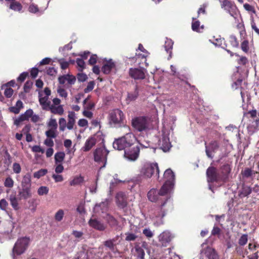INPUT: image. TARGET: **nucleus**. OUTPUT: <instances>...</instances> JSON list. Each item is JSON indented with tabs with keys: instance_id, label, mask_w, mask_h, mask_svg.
I'll return each mask as SVG.
<instances>
[{
	"instance_id": "f257e3e1",
	"label": "nucleus",
	"mask_w": 259,
	"mask_h": 259,
	"mask_svg": "<svg viewBox=\"0 0 259 259\" xmlns=\"http://www.w3.org/2000/svg\"><path fill=\"white\" fill-rule=\"evenodd\" d=\"M136 141L134 134L128 133L124 136L116 139L113 143V147L118 150H124V157L128 160H136L139 154L140 149L138 146H134L131 148L126 149L131 147Z\"/></svg>"
},
{
	"instance_id": "f03ea898",
	"label": "nucleus",
	"mask_w": 259,
	"mask_h": 259,
	"mask_svg": "<svg viewBox=\"0 0 259 259\" xmlns=\"http://www.w3.org/2000/svg\"><path fill=\"white\" fill-rule=\"evenodd\" d=\"M165 183L159 190L160 194H167L173 188L175 184V174L170 169H166L163 175Z\"/></svg>"
},
{
	"instance_id": "7ed1b4c3",
	"label": "nucleus",
	"mask_w": 259,
	"mask_h": 259,
	"mask_svg": "<svg viewBox=\"0 0 259 259\" xmlns=\"http://www.w3.org/2000/svg\"><path fill=\"white\" fill-rule=\"evenodd\" d=\"M219 1L221 8L232 16L236 21H238L239 10L235 4L229 0H219Z\"/></svg>"
},
{
	"instance_id": "20e7f679",
	"label": "nucleus",
	"mask_w": 259,
	"mask_h": 259,
	"mask_svg": "<svg viewBox=\"0 0 259 259\" xmlns=\"http://www.w3.org/2000/svg\"><path fill=\"white\" fill-rule=\"evenodd\" d=\"M171 206V203L168 200V198L166 199L160 206H156L154 209L151 210L150 213L153 214L152 218L153 219L156 218L161 220L165 216L166 211Z\"/></svg>"
},
{
	"instance_id": "39448f33",
	"label": "nucleus",
	"mask_w": 259,
	"mask_h": 259,
	"mask_svg": "<svg viewBox=\"0 0 259 259\" xmlns=\"http://www.w3.org/2000/svg\"><path fill=\"white\" fill-rule=\"evenodd\" d=\"M30 243L29 237H23L19 238L13 248V253L20 255L23 253L28 248Z\"/></svg>"
},
{
	"instance_id": "423d86ee",
	"label": "nucleus",
	"mask_w": 259,
	"mask_h": 259,
	"mask_svg": "<svg viewBox=\"0 0 259 259\" xmlns=\"http://www.w3.org/2000/svg\"><path fill=\"white\" fill-rule=\"evenodd\" d=\"M133 127L139 132L145 131L149 128V120L145 116H139L132 119Z\"/></svg>"
},
{
	"instance_id": "0eeeda50",
	"label": "nucleus",
	"mask_w": 259,
	"mask_h": 259,
	"mask_svg": "<svg viewBox=\"0 0 259 259\" xmlns=\"http://www.w3.org/2000/svg\"><path fill=\"white\" fill-rule=\"evenodd\" d=\"M155 171L159 175V170L157 163H145L140 170V175L145 178H149L154 174Z\"/></svg>"
},
{
	"instance_id": "6e6552de",
	"label": "nucleus",
	"mask_w": 259,
	"mask_h": 259,
	"mask_svg": "<svg viewBox=\"0 0 259 259\" xmlns=\"http://www.w3.org/2000/svg\"><path fill=\"white\" fill-rule=\"evenodd\" d=\"M109 153L105 147L97 148L94 152V160L99 163H102L103 165L101 168L105 167L107 162V156Z\"/></svg>"
},
{
	"instance_id": "1a4fd4ad",
	"label": "nucleus",
	"mask_w": 259,
	"mask_h": 259,
	"mask_svg": "<svg viewBox=\"0 0 259 259\" xmlns=\"http://www.w3.org/2000/svg\"><path fill=\"white\" fill-rule=\"evenodd\" d=\"M123 118V112L118 109L113 110L109 115V122L114 126L120 124Z\"/></svg>"
},
{
	"instance_id": "9d476101",
	"label": "nucleus",
	"mask_w": 259,
	"mask_h": 259,
	"mask_svg": "<svg viewBox=\"0 0 259 259\" xmlns=\"http://www.w3.org/2000/svg\"><path fill=\"white\" fill-rule=\"evenodd\" d=\"M219 147V143L217 141H212L208 145L205 143V152L207 157L212 159L214 154L218 151Z\"/></svg>"
},
{
	"instance_id": "9b49d317",
	"label": "nucleus",
	"mask_w": 259,
	"mask_h": 259,
	"mask_svg": "<svg viewBox=\"0 0 259 259\" xmlns=\"http://www.w3.org/2000/svg\"><path fill=\"white\" fill-rule=\"evenodd\" d=\"M146 70L143 68H131L129 70L130 76L135 79H143L145 77Z\"/></svg>"
},
{
	"instance_id": "f8f14e48",
	"label": "nucleus",
	"mask_w": 259,
	"mask_h": 259,
	"mask_svg": "<svg viewBox=\"0 0 259 259\" xmlns=\"http://www.w3.org/2000/svg\"><path fill=\"white\" fill-rule=\"evenodd\" d=\"M158 146L164 152L169 151L171 147V144L168 135L163 133L161 137L160 138L158 143Z\"/></svg>"
},
{
	"instance_id": "ddd939ff",
	"label": "nucleus",
	"mask_w": 259,
	"mask_h": 259,
	"mask_svg": "<svg viewBox=\"0 0 259 259\" xmlns=\"http://www.w3.org/2000/svg\"><path fill=\"white\" fill-rule=\"evenodd\" d=\"M206 175L208 183L221 181V176L217 172V169L214 167H209L207 169Z\"/></svg>"
},
{
	"instance_id": "4468645a",
	"label": "nucleus",
	"mask_w": 259,
	"mask_h": 259,
	"mask_svg": "<svg viewBox=\"0 0 259 259\" xmlns=\"http://www.w3.org/2000/svg\"><path fill=\"white\" fill-rule=\"evenodd\" d=\"M174 236L169 231H165L161 233L158 236V240L162 246H166L171 240Z\"/></svg>"
},
{
	"instance_id": "2eb2a0df",
	"label": "nucleus",
	"mask_w": 259,
	"mask_h": 259,
	"mask_svg": "<svg viewBox=\"0 0 259 259\" xmlns=\"http://www.w3.org/2000/svg\"><path fill=\"white\" fill-rule=\"evenodd\" d=\"M201 253L208 259H219V256L214 248L207 246L201 250Z\"/></svg>"
},
{
	"instance_id": "dca6fc26",
	"label": "nucleus",
	"mask_w": 259,
	"mask_h": 259,
	"mask_svg": "<svg viewBox=\"0 0 259 259\" xmlns=\"http://www.w3.org/2000/svg\"><path fill=\"white\" fill-rule=\"evenodd\" d=\"M109 203L110 199L106 198L100 203L96 204L94 208V212L96 213L106 212L108 210Z\"/></svg>"
},
{
	"instance_id": "f3484780",
	"label": "nucleus",
	"mask_w": 259,
	"mask_h": 259,
	"mask_svg": "<svg viewBox=\"0 0 259 259\" xmlns=\"http://www.w3.org/2000/svg\"><path fill=\"white\" fill-rule=\"evenodd\" d=\"M126 197L124 193L118 192L116 196V202L118 206L123 208L127 205Z\"/></svg>"
},
{
	"instance_id": "a211bd4d",
	"label": "nucleus",
	"mask_w": 259,
	"mask_h": 259,
	"mask_svg": "<svg viewBox=\"0 0 259 259\" xmlns=\"http://www.w3.org/2000/svg\"><path fill=\"white\" fill-rule=\"evenodd\" d=\"M165 195L166 194H160L159 190L158 191L155 189H152L148 192L147 196L150 201L156 202L160 199V197Z\"/></svg>"
},
{
	"instance_id": "6ab92c4d",
	"label": "nucleus",
	"mask_w": 259,
	"mask_h": 259,
	"mask_svg": "<svg viewBox=\"0 0 259 259\" xmlns=\"http://www.w3.org/2000/svg\"><path fill=\"white\" fill-rule=\"evenodd\" d=\"M89 224L90 227L101 231H104L106 228L103 223L96 219H91L89 221Z\"/></svg>"
},
{
	"instance_id": "aec40b11",
	"label": "nucleus",
	"mask_w": 259,
	"mask_h": 259,
	"mask_svg": "<svg viewBox=\"0 0 259 259\" xmlns=\"http://www.w3.org/2000/svg\"><path fill=\"white\" fill-rule=\"evenodd\" d=\"M18 196L21 199H27L32 196L31 188L27 187H22L18 191Z\"/></svg>"
},
{
	"instance_id": "412c9836",
	"label": "nucleus",
	"mask_w": 259,
	"mask_h": 259,
	"mask_svg": "<svg viewBox=\"0 0 259 259\" xmlns=\"http://www.w3.org/2000/svg\"><path fill=\"white\" fill-rule=\"evenodd\" d=\"M58 80L60 84H63L67 81L68 84L72 85L75 83L76 78L73 75L66 74L60 76Z\"/></svg>"
},
{
	"instance_id": "4be33fe9",
	"label": "nucleus",
	"mask_w": 259,
	"mask_h": 259,
	"mask_svg": "<svg viewBox=\"0 0 259 259\" xmlns=\"http://www.w3.org/2000/svg\"><path fill=\"white\" fill-rule=\"evenodd\" d=\"M147 246V243L145 242H144L142 244V247L140 246L139 244H136L135 246V250L137 253V256L138 258L140 259H145V251L143 249V248H146Z\"/></svg>"
},
{
	"instance_id": "5701e85b",
	"label": "nucleus",
	"mask_w": 259,
	"mask_h": 259,
	"mask_svg": "<svg viewBox=\"0 0 259 259\" xmlns=\"http://www.w3.org/2000/svg\"><path fill=\"white\" fill-rule=\"evenodd\" d=\"M251 192L252 188L250 186L243 184L239 191V196L241 198L247 197L251 194Z\"/></svg>"
},
{
	"instance_id": "b1692460",
	"label": "nucleus",
	"mask_w": 259,
	"mask_h": 259,
	"mask_svg": "<svg viewBox=\"0 0 259 259\" xmlns=\"http://www.w3.org/2000/svg\"><path fill=\"white\" fill-rule=\"evenodd\" d=\"M212 44L215 46L221 47L222 48L226 50L227 52L231 54V56H233L232 52L226 49L227 45L225 43V40L224 38H217L214 39L213 40H211Z\"/></svg>"
},
{
	"instance_id": "393cba45",
	"label": "nucleus",
	"mask_w": 259,
	"mask_h": 259,
	"mask_svg": "<svg viewBox=\"0 0 259 259\" xmlns=\"http://www.w3.org/2000/svg\"><path fill=\"white\" fill-rule=\"evenodd\" d=\"M115 66L114 63L112 61V60H110L104 64L102 68V71L104 74H109L111 72V70L114 68Z\"/></svg>"
},
{
	"instance_id": "a878e982",
	"label": "nucleus",
	"mask_w": 259,
	"mask_h": 259,
	"mask_svg": "<svg viewBox=\"0 0 259 259\" xmlns=\"http://www.w3.org/2000/svg\"><path fill=\"white\" fill-rule=\"evenodd\" d=\"M221 181H226L228 177V175L231 171V168L229 164H225L221 167Z\"/></svg>"
},
{
	"instance_id": "bb28decb",
	"label": "nucleus",
	"mask_w": 259,
	"mask_h": 259,
	"mask_svg": "<svg viewBox=\"0 0 259 259\" xmlns=\"http://www.w3.org/2000/svg\"><path fill=\"white\" fill-rule=\"evenodd\" d=\"M6 1L10 3L9 6L10 9L18 12H20L22 10V6L19 2L15 1V0H6Z\"/></svg>"
},
{
	"instance_id": "cd10ccee",
	"label": "nucleus",
	"mask_w": 259,
	"mask_h": 259,
	"mask_svg": "<svg viewBox=\"0 0 259 259\" xmlns=\"http://www.w3.org/2000/svg\"><path fill=\"white\" fill-rule=\"evenodd\" d=\"M68 121L67 124V127L71 130L73 128L75 123V114L73 111H69L68 115Z\"/></svg>"
},
{
	"instance_id": "c85d7f7f",
	"label": "nucleus",
	"mask_w": 259,
	"mask_h": 259,
	"mask_svg": "<svg viewBox=\"0 0 259 259\" xmlns=\"http://www.w3.org/2000/svg\"><path fill=\"white\" fill-rule=\"evenodd\" d=\"M48 110H50L54 114L59 115H62L64 113V109L62 105L56 106L54 105H51Z\"/></svg>"
},
{
	"instance_id": "c756f323",
	"label": "nucleus",
	"mask_w": 259,
	"mask_h": 259,
	"mask_svg": "<svg viewBox=\"0 0 259 259\" xmlns=\"http://www.w3.org/2000/svg\"><path fill=\"white\" fill-rule=\"evenodd\" d=\"M96 144V140L94 138H91L88 139L85 144L84 146L82 148V149L84 151H88L91 149V148Z\"/></svg>"
},
{
	"instance_id": "7c9ffc66",
	"label": "nucleus",
	"mask_w": 259,
	"mask_h": 259,
	"mask_svg": "<svg viewBox=\"0 0 259 259\" xmlns=\"http://www.w3.org/2000/svg\"><path fill=\"white\" fill-rule=\"evenodd\" d=\"M119 237V236L117 235L112 239L106 240L104 242L105 246L109 248L111 250L113 251L114 250V247L116 245V242Z\"/></svg>"
},
{
	"instance_id": "2f4dec72",
	"label": "nucleus",
	"mask_w": 259,
	"mask_h": 259,
	"mask_svg": "<svg viewBox=\"0 0 259 259\" xmlns=\"http://www.w3.org/2000/svg\"><path fill=\"white\" fill-rule=\"evenodd\" d=\"M31 175L29 173H26L23 176L21 182V187H27L31 188Z\"/></svg>"
},
{
	"instance_id": "473e14b6",
	"label": "nucleus",
	"mask_w": 259,
	"mask_h": 259,
	"mask_svg": "<svg viewBox=\"0 0 259 259\" xmlns=\"http://www.w3.org/2000/svg\"><path fill=\"white\" fill-rule=\"evenodd\" d=\"M39 101L42 109L44 110H48L51 105V102L49 101V97L45 96L44 97H40Z\"/></svg>"
},
{
	"instance_id": "72a5a7b5",
	"label": "nucleus",
	"mask_w": 259,
	"mask_h": 259,
	"mask_svg": "<svg viewBox=\"0 0 259 259\" xmlns=\"http://www.w3.org/2000/svg\"><path fill=\"white\" fill-rule=\"evenodd\" d=\"M259 123V119H255L252 122V124L247 126V130L249 134H253L256 130Z\"/></svg>"
},
{
	"instance_id": "f704fd0d",
	"label": "nucleus",
	"mask_w": 259,
	"mask_h": 259,
	"mask_svg": "<svg viewBox=\"0 0 259 259\" xmlns=\"http://www.w3.org/2000/svg\"><path fill=\"white\" fill-rule=\"evenodd\" d=\"M174 42L170 39L166 38L165 41L164 48L167 53H169V57H171V50Z\"/></svg>"
},
{
	"instance_id": "c9c22d12",
	"label": "nucleus",
	"mask_w": 259,
	"mask_h": 259,
	"mask_svg": "<svg viewBox=\"0 0 259 259\" xmlns=\"http://www.w3.org/2000/svg\"><path fill=\"white\" fill-rule=\"evenodd\" d=\"M65 154L64 152H58L55 154V164L62 163L65 158Z\"/></svg>"
},
{
	"instance_id": "e433bc0d",
	"label": "nucleus",
	"mask_w": 259,
	"mask_h": 259,
	"mask_svg": "<svg viewBox=\"0 0 259 259\" xmlns=\"http://www.w3.org/2000/svg\"><path fill=\"white\" fill-rule=\"evenodd\" d=\"M139 95V92L137 86L136 87L134 92L128 93L126 99L127 102H131L135 100Z\"/></svg>"
},
{
	"instance_id": "4c0bfd02",
	"label": "nucleus",
	"mask_w": 259,
	"mask_h": 259,
	"mask_svg": "<svg viewBox=\"0 0 259 259\" xmlns=\"http://www.w3.org/2000/svg\"><path fill=\"white\" fill-rule=\"evenodd\" d=\"M124 235L125 240L128 242L134 241L138 237L136 233L131 232H127L125 233Z\"/></svg>"
},
{
	"instance_id": "58836bf2",
	"label": "nucleus",
	"mask_w": 259,
	"mask_h": 259,
	"mask_svg": "<svg viewBox=\"0 0 259 259\" xmlns=\"http://www.w3.org/2000/svg\"><path fill=\"white\" fill-rule=\"evenodd\" d=\"M9 200L10 201V204L12 207L15 210H18L19 209L18 206V202L17 200V198L14 195H10L9 197Z\"/></svg>"
},
{
	"instance_id": "ea45409f",
	"label": "nucleus",
	"mask_w": 259,
	"mask_h": 259,
	"mask_svg": "<svg viewBox=\"0 0 259 259\" xmlns=\"http://www.w3.org/2000/svg\"><path fill=\"white\" fill-rule=\"evenodd\" d=\"M33 111L32 109H28L26 111L24 114H22L19 120L20 121L27 120H28L29 118L31 117L33 115Z\"/></svg>"
},
{
	"instance_id": "a19ab883",
	"label": "nucleus",
	"mask_w": 259,
	"mask_h": 259,
	"mask_svg": "<svg viewBox=\"0 0 259 259\" xmlns=\"http://www.w3.org/2000/svg\"><path fill=\"white\" fill-rule=\"evenodd\" d=\"M148 52H147V53L136 54L135 57H132L130 59L131 60V61H134L135 60L136 62H137V61H138V60H139L141 58V59L144 60L146 65L147 66L148 64L146 63V58L148 56Z\"/></svg>"
},
{
	"instance_id": "79ce46f5",
	"label": "nucleus",
	"mask_w": 259,
	"mask_h": 259,
	"mask_svg": "<svg viewBox=\"0 0 259 259\" xmlns=\"http://www.w3.org/2000/svg\"><path fill=\"white\" fill-rule=\"evenodd\" d=\"M48 172L47 169H41L37 171H35L33 174V177L36 179H39L40 178L44 176Z\"/></svg>"
},
{
	"instance_id": "37998d69",
	"label": "nucleus",
	"mask_w": 259,
	"mask_h": 259,
	"mask_svg": "<svg viewBox=\"0 0 259 259\" xmlns=\"http://www.w3.org/2000/svg\"><path fill=\"white\" fill-rule=\"evenodd\" d=\"M83 181V178L81 176L75 177L70 182L71 186H75L81 184Z\"/></svg>"
},
{
	"instance_id": "c03bdc74",
	"label": "nucleus",
	"mask_w": 259,
	"mask_h": 259,
	"mask_svg": "<svg viewBox=\"0 0 259 259\" xmlns=\"http://www.w3.org/2000/svg\"><path fill=\"white\" fill-rule=\"evenodd\" d=\"M14 181L10 177H8L5 179L4 184L5 187L9 188H12L14 186Z\"/></svg>"
},
{
	"instance_id": "a18cd8bd",
	"label": "nucleus",
	"mask_w": 259,
	"mask_h": 259,
	"mask_svg": "<svg viewBox=\"0 0 259 259\" xmlns=\"http://www.w3.org/2000/svg\"><path fill=\"white\" fill-rule=\"evenodd\" d=\"M9 206L8 201L4 198L0 200V209L5 212H8L7 208Z\"/></svg>"
},
{
	"instance_id": "49530a36",
	"label": "nucleus",
	"mask_w": 259,
	"mask_h": 259,
	"mask_svg": "<svg viewBox=\"0 0 259 259\" xmlns=\"http://www.w3.org/2000/svg\"><path fill=\"white\" fill-rule=\"evenodd\" d=\"M64 215V212L63 209H59L58 210L55 215V219L58 222H60L62 220Z\"/></svg>"
},
{
	"instance_id": "de8ad7c7",
	"label": "nucleus",
	"mask_w": 259,
	"mask_h": 259,
	"mask_svg": "<svg viewBox=\"0 0 259 259\" xmlns=\"http://www.w3.org/2000/svg\"><path fill=\"white\" fill-rule=\"evenodd\" d=\"M49 191L48 187L46 186H41L38 188L37 190V193L39 195L42 196L44 195H47Z\"/></svg>"
},
{
	"instance_id": "09e8293b",
	"label": "nucleus",
	"mask_w": 259,
	"mask_h": 259,
	"mask_svg": "<svg viewBox=\"0 0 259 259\" xmlns=\"http://www.w3.org/2000/svg\"><path fill=\"white\" fill-rule=\"evenodd\" d=\"M248 241V235L247 234H243L239 238L238 240V244L241 246L245 245Z\"/></svg>"
},
{
	"instance_id": "8fccbe9b",
	"label": "nucleus",
	"mask_w": 259,
	"mask_h": 259,
	"mask_svg": "<svg viewBox=\"0 0 259 259\" xmlns=\"http://www.w3.org/2000/svg\"><path fill=\"white\" fill-rule=\"evenodd\" d=\"M88 99H89V98H87L86 99H85L83 102V104L84 109H87V110H89L92 109L94 107L95 104L93 103H91V102L87 104Z\"/></svg>"
},
{
	"instance_id": "3c124183",
	"label": "nucleus",
	"mask_w": 259,
	"mask_h": 259,
	"mask_svg": "<svg viewBox=\"0 0 259 259\" xmlns=\"http://www.w3.org/2000/svg\"><path fill=\"white\" fill-rule=\"evenodd\" d=\"M229 41L231 46L233 47H238L239 42L237 41V38L234 35H231L229 37Z\"/></svg>"
},
{
	"instance_id": "603ef678",
	"label": "nucleus",
	"mask_w": 259,
	"mask_h": 259,
	"mask_svg": "<svg viewBox=\"0 0 259 259\" xmlns=\"http://www.w3.org/2000/svg\"><path fill=\"white\" fill-rule=\"evenodd\" d=\"M59 128L61 131H64L67 127L66 121L65 118H61L59 121Z\"/></svg>"
},
{
	"instance_id": "864d4df0",
	"label": "nucleus",
	"mask_w": 259,
	"mask_h": 259,
	"mask_svg": "<svg viewBox=\"0 0 259 259\" xmlns=\"http://www.w3.org/2000/svg\"><path fill=\"white\" fill-rule=\"evenodd\" d=\"M76 62L78 67H79L78 70L80 71H82L83 69L85 68L84 61L82 59L77 58Z\"/></svg>"
},
{
	"instance_id": "5fc2aeb1",
	"label": "nucleus",
	"mask_w": 259,
	"mask_h": 259,
	"mask_svg": "<svg viewBox=\"0 0 259 259\" xmlns=\"http://www.w3.org/2000/svg\"><path fill=\"white\" fill-rule=\"evenodd\" d=\"M106 219L110 226H115L117 224L116 220L108 214L106 215Z\"/></svg>"
},
{
	"instance_id": "6e6d98bb",
	"label": "nucleus",
	"mask_w": 259,
	"mask_h": 259,
	"mask_svg": "<svg viewBox=\"0 0 259 259\" xmlns=\"http://www.w3.org/2000/svg\"><path fill=\"white\" fill-rule=\"evenodd\" d=\"M56 130L50 128L46 131V135L48 138H55L56 137Z\"/></svg>"
},
{
	"instance_id": "4d7b16f0",
	"label": "nucleus",
	"mask_w": 259,
	"mask_h": 259,
	"mask_svg": "<svg viewBox=\"0 0 259 259\" xmlns=\"http://www.w3.org/2000/svg\"><path fill=\"white\" fill-rule=\"evenodd\" d=\"M13 170L14 173L18 174L21 171V167L19 163L15 162L13 164Z\"/></svg>"
},
{
	"instance_id": "13d9d810",
	"label": "nucleus",
	"mask_w": 259,
	"mask_h": 259,
	"mask_svg": "<svg viewBox=\"0 0 259 259\" xmlns=\"http://www.w3.org/2000/svg\"><path fill=\"white\" fill-rule=\"evenodd\" d=\"M48 126L52 129L57 130L58 124L55 119L51 118L48 124Z\"/></svg>"
},
{
	"instance_id": "bf43d9fd",
	"label": "nucleus",
	"mask_w": 259,
	"mask_h": 259,
	"mask_svg": "<svg viewBox=\"0 0 259 259\" xmlns=\"http://www.w3.org/2000/svg\"><path fill=\"white\" fill-rule=\"evenodd\" d=\"M57 93L59 96L62 97L66 98L67 97L68 94L67 92L62 88L59 87L57 89Z\"/></svg>"
},
{
	"instance_id": "052dcab7",
	"label": "nucleus",
	"mask_w": 259,
	"mask_h": 259,
	"mask_svg": "<svg viewBox=\"0 0 259 259\" xmlns=\"http://www.w3.org/2000/svg\"><path fill=\"white\" fill-rule=\"evenodd\" d=\"M193 20H194V18H193ZM199 26L200 22L199 21H193L192 23V29L193 31L198 32Z\"/></svg>"
},
{
	"instance_id": "680f3d73",
	"label": "nucleus",
	"mask_w": 259,
	"mask_h": 259,
	"mask_svg": "<svg viewBox=\"0 0 259 259\" xmlns=\"http://www.w3.org/2000/svg\"><path fill=\"white\" fill-rule=\"evenodd\" d=\"M95 82L94 81H90L87 85V87L84 89V91L85 93L90 92L92 91L94 88Z\"/></svg>"
},
{
	"instance_id": "e2e57ef3",
	"label": "nucleus",
	"mask_w": 259,
	"mask_h": 259,
	"mask_svg": "<svg viewBox=\"0 0 259 259\" xmlns=\"http://www.w3.org/2000/svg\"><path fill=\"white\" fill-rule=\"evenodd\" d=\"M72 234L74 236L75 238L77 239L78 240H79L82 239L83 233L81 231L74 230L72 231Z\"/></svg>"
},
{
	"instance_id": "0e129e2a",
	"label": "nucleus",
	"mask_w": 259,
	"mask_h": 259,
	"mask_svg": "<svg viewBox=\"0 0 259 259\" xmlns=\"http://www.w3.org/2000/svg\"><path fill=\"white\" fill-rule=\"evenodd\" d=\"M143 234L147 238H151L153 236V233L149 228H145L143 230Z\"/></svg>"
},
{
	"instance_id": "69168bd1",
	"label": "nucleus",
	"mask_w": 259,
	"mask_h": 259,
	"mask_svg": "<svg viewBox=\"0 0 259 259\" xmlns=\"http://www.w3.org/2000/svg\"><path fill=\"white\" fill-rule=\"evenodd\" d=\"M72 45L71 44V43H69L64 46L63 48H60L59 52L62 53L63 54V55L65 56V54L63 52L65 51L70 50L72 49Z\"/></svg>"
},
{
	"instance_id": "338daca9",
	"label": "nucleus",
	"mask_w": 259,
	"mask_h": 259,
	"mask_svg": "<svg viewBox=\"0 0 259 259\" xmlns=\"http://www.w3.org/2000/svg\"><path fill=\"white\" fill-rule=\"evenodd\" d=\"M76 210L79 214H84L85 213L84 204L83 203H80L77 207Z\"/></svg>"
},
{
	"instance_id": "774afa93",
	"label": "nucleus",
	"mask_w": 259,
	"mask_h": 259,
	"mask_svg": "<svg viewBox=\"0 0 259 259\" xmlns=\"http://www.w3.org/2000/svg\"><path fill=\"white\" fill-rule=\"evenodd\" d=\"M243 177L245 178H249L252 175V171L250 168H247L242 172Z\"/></svg>"
}]
</instances>
